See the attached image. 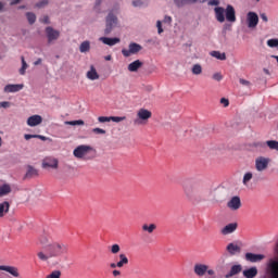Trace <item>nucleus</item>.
Instances as JSON below:
<instances>
[{
    "label": "nucleus",
    "instance_id": "603ef678",
    "mask_svg": "<svg viewBox=\"0 0 278 278\" xmlns=\"http://www.w3.org/2000/svg\"><path fill=\"white\" fill-rule=\"evenodd\" d=\"M132 5H134V8H140L142 5V1L141 0H135V1H132Z\"/></svg>",
    "mask_w": 278,
    "mask_h": 278
},
{
    "label": "nucleus",
    "instance_id": "c03bdc74",
    "mask_svg": "<svg viewBox=\"0 0 278 278\" xmlns=\"http://www.w3.org/2000/svg\"><path fill=\"white\" fill-rule=\"evenodd\" d=\"M99 123H110L112 121V116H100L98 117Z\"/></svg>",
    "mask_w": 278,
    "mask_h": 278
},
{
    "label": "nucleus",
    "instance_id": "7ed1b4c3",
    "mask_svg": "<svg viewBox=\"0 0 278 278\" xmlns=\"http://www.w3.org/2000/svg\"><path fill=\"white\" fill-rule=\"evenodd\" d=\"M90 151H94V149L90 146H78L73 154H74V157H77L78 160H87L86 159V155H88V153H90Z\"/></svg>",
    "mask_w": 278,
    "mask_h": 278
},
{
    "label": "nucleus",
    "instance_id": "bb28decb",
    "mask_svg": "<svg viewBox=\"0 0 278 278\" xmlns=\"http://www.w3.org/2000/svg\"><path fill=\"white\" fill-rule=\"evenodd\" d=\"M8 212H10V202L0 203V218H3Z\"/></svg>",
    "mask_w": 278,
    "mask_h": 278
},
{
    "label": "nucleus",
    "instance_id": "13d9d810",
    "mask_svg": "<svg viewBox=\"0 0 278 278\" xmlns=\"http://www.w3.org/2000/svg\"><path fill=\"white\" fill-rule=\"evenodd\" d=\"M261 18L262 21H264V23H268V16L266 15V13H262Z\"/></svg>",
    "mask_w": 278,
    "mask_h": 278
},
{
    "label": "nucleus",
    "instance_id": "6ab92c4d",
    "mask_svg": "<svg viewBox=\"0 0 278 278\" xmlns=\"http://www.w3.org/2000/svg\"><path fill=\"white\" fill-rule=\"evenodd\" d=\"M25 88V85L23 84H16V85H7L4 87V92L11 93V92H21Z\"/></svg>",
    "mask_w": 278,
    "mask_h": 278
},
{
    "label": "nucleus",
    "instance_id": "412c9836",
    "mask_svg": "<svg viewBox=\"0 0 278 278\" xmlns=\"http://www.w3.org/2000/svg\"><path fill=\"white\" fill-rule=\"evenodd\" d=\"M214 12L216 21H218V23H225V9L223 7H216Z\"/></svg>",
    "mask_w": 278,
    "mask_h": 278
},
{
    "label": "nucleus",
    "instance_id": "774afa93",
    "mask_svg": "<svg viewBox=\"0 0 278 278\" xmlns=\"http://www.w3.org/2000/svg\"><path fill=\"white\" fill-rule=\"evenodd\" d=\"M206 273H207V275L212 276V275H214V269H207Z\"/></svg>",
    "mask_w": 278,
    "mask_h": 278
},
{
    "label": "nucleus",
    "instance_id": "bf43d9fd",
    "mask_svg": "<svg viewBox=\"0 0 278 278\" xmlns=\"http://www.w3.org/2000/svg\"><path fill=\"white\" fill-rule=\"evenodd\" d=\"M113 277H121V270L115 269L112 271Z\"/></svg>",
    "mask_w": 278,
    "mask_h": 278
},
{
    "label": "nucleus",
    "instance_id": "9b49d317",
    "mask_svg": "<svg viewBox=\"0 0 278 278\" xmlns=\"http://www.w3.org/2000/svg\"><path fill=\"white\" fill-rule=\"evenodd\" d=\"M60 165V161L55 157H46L42 162V168H53L54 170H58Z\"/></svg>",
    "mask_w": 278,
    "mask_h": 278
},
{
    "label": "nucleus",
    "instance_id": "49530a36",
    "mask_svg": "<svg viewBox=\"0 0 278 278\" xmlns=\"http://www.w3.org/2000/svg\"><path fill=\"white\" fill-rule=\"evenodd\" d=\"M92 132L97 135H105V130L103 128H93Z\"/></svg>",
    "mask_w": 278,
    "mask_h": 278
},
{
    "label": "nucleus",
    "instance_id": "79ce46f5",
    "mask_svg": "<svg viewBox=\"0 0 278 278\" xmlns=\"http://www.w3.org/2000/svg\"><path fill=\"white\" fill-rule=\"evenodd\" d=\"M65 125H72L73 127H75V125H85V122L84 119L70 121L65 122Z\"/></svg>",
    "mask_w": 278,
    "mask_h": 278
},
{
    "label": "nucleus",
    "instance_id": "aec40b11",
    "mask_svg": "<svg viewBox=\"0 0 278 278\" xmlns=\"http://www.w3.org/2000/svg\"><path fill=\"white\" fill-rule=\"evenodd\" d=\"M236 229H238V223H230L222 229V233L223 236H229V233H233Z\"/></svg>",
    "mask_w": 278,
    "mask_h": 278
},
{
    "label": "nucleus",
    "instance_id": "39448f33",
    "mask_svg": "<svg viewBox=\"0 0 278 278\" xmlns=\"http://www.w3.org/2000/svg\"><path fill=\"white\" fill-rule=\"evenodd\" d=\"M140 51H142V46H140V43L130 42L128 49L122 50V55H124V58H130V55H136V53H140Z\"/></svg>",
    "mask_w": 278,
    "mask_h": 278
},
{
    "label": "nucleus",
    "instance_id": "6e6d98bb",
    "mask_svg": "<svg viewBox=\"0 0 278 278\" xmlns=\"http://www.w3.org/2000/svg\"><path fill=\"white\" fill-rule=\"evenodd\" d=\"M0 108H4V109L10 108V102L8 101L0 102Z\"/></svg>",
    "mask_w": 278,
    "mask_h": 278
},
{
    "label": "nucleus",
    "instance_id": "cd10ccee",
    "mask_svg": "<svg viewBox=\"0 0 278 278\" xmlns=\"http://www.w3.org/2000/svg\"><path fill=\"white\" fill-rule=\"evenodd\" d=\"M243 276L245 278H254V277H257V267H251L249 269H245L243 271Z\"/></svg>",
    "mask_w": 278,
    "mask_h": 278
},
{
    "label": "nucleus",
    "instance_id": "20e7f679",
    "mask_svg": "<svg viewBox=\"0 0 278 278\" xmlns=\"http://www.w3.org/2000/svg\"><path fill=\"white\" fill-rule=\"evenodd\" d=\"M153 116V113L147 109H139L137 112V119H135V125H142V123H147L149 118Z\"/></svg>",
    "mask_w": 278,
    "mask_h": 278
},
{
    "label": "nucleus",
    "instance_id": "f03ea898",
    "mask_svg": "<svg viewBox=\"0 0 278 278\" xmlns=\"http://www.w3.org/2000/svg\"><path fill=\"white\" fill-rule=\"evenodd\" d=\"M185 199L190 203H203L207 201V186L203 182L188 180L182 184Z\"/></svg>",
    "mask_w": 278,
    "mask_h": 278
},
{
    "label": "nucleus",
    "instance_id": "1a4fd4ad",
    "mask_svg": "<svg viewBox=\"0 0 278 278\" xmlns=\"http://www.w3.org/2000/svg\"><path fill=\"white\" fill-rule=\"evenodd\" d=\"M227 207L232 212H237L242 207V200H240V197L235 195L227 202Z\"/></svg>",
    "mask_w": 278,
    "mask_h": 278
},
{
    "label": "nucleus",
    "instance_id": "7c9ffc66",
    "mask_svg": "<svg viewBox=\"0 0 278 278\" xmlns=\"http://www.w3.org/2000/svg\"><path fill=\"white\" fill-rule=\"evenodd\" d=\"M211 55L212 58H216V60H222V61L227 60V54H225V52L212 51Z\"/></svg>",
    "mask_w": 278,
    "mask_h": 278
},
{
    "label": "nucleus",
    "instance_id": "f257e3e1",
    "mask_svg": "<svg viewBox=\"0 0 278 278\" xmlns=\"http://www.w3.org/2000/svg\"><path fill=\"white\" fill-rule=\"evenodd\" d=\"M38 244L41 250L37 253L40 262H49L55 257H62L65 253H68V245L62 241H55L47 233L41 235L38 238Z\"/></svg>",
    "mask_w": 278,
    "mask_h": 278
},
{
    "label": "nucleus",
    "instance_id": "e433bc0d",
    "mask_svg": "<svg viewBox=\"0 0 278 278\" xmlns=\"http://www.w3.org/2000/svg\"><path fill=\"white\" fill-rule=\"evenodd\" d=\"M266 144L269 149H271L273 151H278V141L275 140H268L266 141Z\"/></svg>",
    "mask_w": 278,
    "mask_h": 278
},
{
    "label": "nucleus",
    "instance_id": "f8f14e48",
    "mask_svg": "<svg viewBox=\"0 0 278 278\" xmlns=\"http://www.w3.org/2000/svg\"><path fill=\"white\" fill-rule=\"evenodd\" d=\"M267 271L271 276V278H278V261L277 260H269L267 264Z\"/></svg>",
    "mask_w": 278,
    "mask_h": 278
},
{
    "label": "nucleus",
    "instance_id": "473e14b6",
    "mask_svg": "<svg viewBox=\"0 0 278 278\" xmlns=\"http://www.w3.org/2000/svg\"><path fill=\"white\" fill-rule=\"evenodd\" d=\"M155 229H157V226H155V224H150V225L144 224L142 226V230L148 231V233H153V231H155Z\"/></svg>",
    "mask_w": 278,
    "mask_h": 278
},
{
    "label": "nucleus",
    "instance_id": "9d476101",
    "mask_svg": "<svg viewBox=\"0 0 278 278\" xmlns=\"http://www.w3.org/2000/svg\"><path fill=\"white\" fill-rule=\"evenodd\" d=\"M46 35H47L49 45H51V42H53V41L58 40V38H60V30H56L53 27L48 26L46 28Z\"/></svg>",
    "mask_w": 278,
    "mask_h": 278
},
{
    "label": "nucleus",
    "instance_id": "4c0bfd02",
    "mask_svg": "<svg viewBox=\"0 0 278 278\" xmlns=\"http://www.w3.org/2000/svg\"><path fill=\"white\" fill-rule=\"evenodd\" d=\"M26 17L29 25H34V23H36V15L33 12H27Z\"/></svg>",
    "mask_w": 278,
    "mask_h": 278
},
{
    "label": "nucleus",
    "instance_id": "4d7b16f0",
    "mask_svg": "<svg viewBox=\"0 0 278 278\" xmlns=\"http://www.w3.org/2000/svg\"><path fill=\"white\" fill-rule=\"evenodd\" d=\"M163 23H168V24L173 23V17L166 15V16L164 17V20H163Z\"/></svg>",
    "mask_w": 278,
    "mask_h": 278
},
{
    "label": "nucleus",
    "instance_id": "5fc2aeb1",
    "mask_svg": "<svg viewBox=\"0 0 278 278\" xmlns=\"http://www.w3.org/2000/svg\"><path fill=\"white\" fill-rule=\"evenodd\" d=\"M35 138H38L39 140H42L43 142L47 141V140H49L48 137L42 136V135H35Z\"/></svg>",
    "mask_w": 278,
    "mask_h": 278
},
{
    "label": "nucleus",
    "instance_id": "f3484780",
    "mask_svg": "<svg viewBox=\"0 0 278 278\" xmlns=\"http://www.w3.org/2000/svg\"><path fill=\"white\" fill-rule=\"evenodd\" d=\"M99 40L100 42H103V45H108L109 47H114V45H118V42H121V38L118 37H100Z\"/></svg>",
    "mask_w": 278,
    "mask_h": 278
},
{
    "label": "nucleus",
    "instance_id": "dca6fc26",
    "mask_svg": "<svg viewBox=\"0 0 278 278\" xmlns=\"http://www.w3.org/2000/svg\"><path fill=\"white\" fill-rule=\"evenodd\" d=\"M226 21L236 23V9L231 4H228L226 8Z\"/></svg>",
    "mask_w": 278,
    "mask_h": 278
},
{
    "label": "nucleus",
    "instance_id": "c85d7f7f",
    "mask_svg": "<svg viewBox=\"0 0 278 278\" xmlns=\"http://www.w3.org/2000/svg\"><path fill=\"white\" fill-rule=\"evenodd\" d=\"M10 192H12V187L10 185L4 184V185L0 186V198L8 197V194H10Z\"/></svg>",
    "mask_w": 278,
    "mask_h": 278
},
{
    "label": "nucleus",
    "instance_id": "052dcab7",
    "mask_svg": "<svg viewBox=\"0 0 278 278\" xmlns=\"http://www.w3.org/2000/svg\"><path fill=\"white\" fill-rule=\"evenodd\" d=\"M25 140H31V138H36V135H24Z\"/></svg>",
    "mask_w": 278,
    "mask_h": 278
},
{
    "label": "nucleus",
    "instance_id": "72a5a7b5",
    "mask_svg": "<svg viewBox=\"0 0 278 278\" xmlns=\"http://www.w3.org/2000/svg\"><path fill=\"white\" fill-rule=\"evenodd\" d=\"M191 73L192 75H201V73H203V67L201 64H194L191 68Z\"/></svg>",
    "mask_w": 278,
    "mask_h": 278
},
{
    "label": "nucleus",
    "instance_id": "680f3d73",
    "mask_svg": "<svg viewBox=\"0 0 278 278\" xmlns=\"http://www.w3.org/2000/svg\"><path fill=\"white\" fill-rule=\"evenodd\" d=\"M41 23H45V25H49V17L45 15L43 18L41 20Z\"/></svg>",
    "mask_w": 278,
    "mask_h": 278
},
{
    "label": "nucleus",
    "instance_id": "c9c22d12",
    "mask_svg": "<svg viewBox=\"0 0 278 278\" xmlns=\"http://www.w3.org/2000/svg\"><path fill=\"white\" fill-rule=\"evenodd\" d=\"M22 67L20 68V75H25V72L28 68L27 62L25 61V56H21Z\"/></svg>",
    "mask_w": 278,
    "mask_h": 278
},
{
    "label": "nucleus",
    "instance_id": "6e6552de",
    "mask_svg": "<svg viewBox=\"0 0 278 278\" xmlns=\"http://www.w3.org/2000/svg\"><path fill=\"white\" fill-rule=\"evenodd\" d=\"M247 23L250 29H255V27H257V24L260 23V16H257V13L250 11L247 14Z\"/></svg>",
    "mask_w": 278,
    "mask_h": 278
},
{
    "label": "nucleus",
    "instance_id": "5701e85b",
    "mask_svg": "<svg viewBox=\"0 0 278 278\" xmlns=\"http://www.w3.org/2000/svg\"><path fill=\"white\" fill-rule=\"evenodd\" d=\"M34 177H38V169H36L31 165H27L26 174H25V179H31Z\"/></svg>",
    "mask_w": 278,
    "mask_h": 278
},
{
    "label": "nucleus",
    "instance_id": "09e8293b",
    "mask_svg": "<svg viewBox=\"0 0 278 278\" xmlns=\"http://www.w3.org/2000/svg\"><path fill=\"white\" fill-rule=\"evenodd\" d=\"M156 27H157L159 34H163L164 33V29L162 28V21H157L156 22Z\"/></svg>",
    "mask_w": 278,
    "mask_h": 278
},
{
    "label": "nucleus",
    "instance_id": "37998d69",
    "mask_svg": "<svg viewBox=\"0 0 278 278\" xmlns=\"http://www.w3.org/2000/svg\"><path fill=\"white\" fill-rule=\"evenodd\" d=\"M111 121H113V123H123V121H127V117L126 116H122V117L111 116Z\"/></svg>",
    "mask_w": 278,
    "mask_h": 278
},
{
    "label": "nucleus",
    "instance_id": "423d86ee",
    "mask_svg": "<svg viewBox=\"0 0 278 278\" xmlns=\"http://www.w3.org/2000/svg\"><path fill=\"white\" fill-rule=\"evenodd\" d=\"M115 25H118V17H116V15H114V13L111 12L106 16V26L104 29L105 36H109V34H112V29H114Z\"/></svg>",
    "mask_w": 278,
    "mask_h": 278
},
{
    "label": "nucleus",
    "instance_id": "a18cd8bd",
    "mask_svg": "<svg viewBox=\"0 0 278 278\" xmlns=\"http://www.w3.org/2000/svg\"><path fill=\"white\" fill-rule=\"evenodd\" d=\"M174 3H175L178 8H181L182 5L188 4V0H174Z\"/></svg>",
    "mask_w": 278,
    "mask_h": 278
},
{
    "label": "nucleus",
    "instance_id": "69168bd1",
    "mask_svg": "<svg viewBox=\"0 0 278 278\" xmlns=\"http://www.w3.org/2000/svg\"><path fill=\"white\" fill-rule=\"evenodd\" d=\"M101 3H103V0H96V8H99V5H101Z\"/></svg>",
    "mask_w": 278,
    "mask_h": 278
},
{
    "label": "nucleus",
    "instance_id": "2eb2a0df",
    "mask_svg": "<svg viewBox=\"0 0 278 278\" xmlns=\"http://www.w3.org/2000/svg\"><path fill=\"white\" fill-rule=\"evenodd\" d=\"M207 268H210V267L205 264H195L193 267V273L198 277H204L205 273H207Z\"/></svg>",
    "mask_w": 278,
    "mask_h": 278
},
{
    "label": "nucleus",
    "instance_id": "b1692460",
    "mask_svg": "<svg viewBox=\"0 0 278 278\" xmlns=\"http://www.w3.org/2000/svg\"><path fill=\"white\" fill-rule=\"evenodd\" d=\"M142 62L140 60H136L132 63H130L128 65V71L129 73H136L138 72L140 68H142Z\"/></svg>",
    "mask_w": 278,
    "mask_h": 278
},
{
    "label": "nucleus",
    "instance_id": "de8ad7c7",
    "mask_svg": "<svg viewBox=\"0 0 278 278\" xmlns=\"http://www.w3.org/2000/svg\"><path fill=\"white\" fill-rule=\"evenodd\" d=\"M239 83L241 84V86H251V81L244 79V78H240Z\"/></svg>",
    "mask_w": 278,
    "mask_h": 278
},
{
    "label": "nucleus",
    "instance_id": "f704fd0d",
    "mask_svg": "<svg viewBox=\"0 0 278 278\" xmlns=\"http://www.w3.org/2000/svg\"><path fill=\"white\" fill-rule=\"evenodd\" d=\"M251 179H253V173H245L242 180L243 186H249V181H251Z\"/></svg>",
    "mask_w": 278,
    "mask_h": 278
},
{
    "label": "nucleus",
    "instance_id": "0e129e2a",
    "mask_svg": "<svg viewBox=\"0 0 278 278\" xmlns=\"http://www.w3.org/2000/svg\"><path fill=\"white\" fill-rule=\"evenodd\" d=\"M18 3H21V0H12V1H11V5H16V4H18Z\"/></svg>",
    "mask_w": 278,
    "mask_h": 278
},
{
    "label": "nucleus",
    "instance_id": "a211bd4d",
    "mask_svg": "<svg viewBox=\"0 0 278 278\" xmlns=\"http://www.w3.org/2000/svg\"><path fill=\"white\" fill-rule=\"evenodd\" d=\"M42 123V116L40 115H31L27 118V125L28 127H37V125H40Z\"/></svg>",
    "mask_w": 278,
    "mask_h": 278
},
{
    "label": "nucleus",
    "instance_id": "ddd939ff",
    "mask_svg": "<svg viewBox=\"0 0 278 278\" xmlns=\"http://www.w3.org/2000/svg\"><path fill=\"white\" fill-rule=\"evenodd\" d=\"M245 260L247 262H251L252 264H255L257 262H262V260H266V256L264 254H254L251 252L245 253Z\"/></svg>",
    "mask_w": 278,
    "mask_h": 278
},
{
    "label": "nucleus",
    "instance_id": "2f4dec72",
    "mask_svg": "<svg viewBox=\"0 0 278 278\" xmlns=\"http://www.w3.org/2000/svg\"><path fill=\"white\" fill-rule=\"evenodd\" d=\"M80 53H88L90 51V41H83L79 46Z\"/></svg>",
    "mask_w": 278,
    "mask_h": 278
},
{
    "label": "nucleus",
    "instance_id": "a19ab883",
    "mask_svg": "<svg viewBox=\"0 0 278 278\" xmlns=\"http://www.w3.org/2000/svg\"><path fill=\"white\" fill-rule=\"evenodd\" d=\"M49 4V0H41L35 4V8H38L39 10L42 8H47Z\"/></svg>",
    "mask_w": 278,
    "mask_h": 278
},
{
    "label": "nucleus",
    "instance_id": "c756f323",
    "mask_svg": "<svg viewBox=\"0 0 278 278\" xmlns=\"http://www.w3.org/2000/svg\"><path fill=\"white\" fill-rule=\"evenodd\" d=\"M242 273V266L241 265H233L231 268H230V271L226 275L227 278L229 277H233V275H238Z\"/></svg>",
    "mask_w": 278,
    "mask_h": 278
},
{
    "label": "nucleus",
    "instance_id": "338daca9",
    "mask_svg": "<svg viewBox=\"0 0 278 278\" xmlns=\"http://www.w3.org/2000/svg\"><path fill=\"white\" fill-rule=\"evenodd\" d=\"M110 266L111 268H118V263H111Z\"/></svg>",
    "mask_w": 278,
    "mask_h": 278
},
{
    "label": "nucleus",
    "instance_id": "0eeeda50",
    "mask_svg": "<svg viewBox=\"0 0 278 278\" xmlns=\"http://www.w3.org/2000/svg\"><path fill=\"white\" fill-rule=\"evenodd\" d=\"M268 164H270V159L265 156H258L255 159V169L258 173H264L266 168H268Z\"/></svg>",
    "mask_w": 278,
    "mask_h": 278
},
{
    "label": "nucleus",
    "instance_id": "3c124183",
    "mask_svg": "<svg viewBox=\"0 0 278 278\" xmlns=\"http://www.w3.org/2000/svg\"><path fill=\"white\" fill-rule=\"evenodd\" d=\"M220 103H222V105H224V108H229V100L228 99L222 98Z\"/></svg>",
    "mask_w": 278,
    "mask_h": 278
},
{
    "label": "nucleus",
    "instance_id": "ea45409f",
    "mask_svg": "<svg viewBox=\"0 0 278 278\" xmlns=\"http://www.w3.org/2000/svg\"><path fill=\"white\" fill-rule=\"evenodd\" d=\"M111 253L113 255H117V253H121V245H118V243L111 245Z\"/></svg>",
    "mask_w": 278,
    "mask_h": 278
},
{
    "label": "nucleus",
    "instance_id": "4be33fe9",
    "mask_svg": "<svg viewBox=\"0 0 278 278\" xmlns=\"http://www.w3.org/2000/svg\"><path fill=\"white\" fill-rule=\"evenodd\" d=\"M226 251H228L229 255H236V253L242 252V248L236 243H229L226 248Z\"/></svg>",
    "mask_w": 278,
    "mask_h": 278
},
{
    "label": "nucleus",
    "instance_id": "393cba45",
    "mask_svg": "<svg viewBox=\"0 0 278 278\" xmlns=\"http://www.w3.org/2000/svg\"><path fill=\"white\" fill-rule=\"evenodd\" d=\"M119 261L117 262V268H123L129 264V258L127 257V254L121 253L118 255Z\"/></svg>",
    "mask_w": 278,
    "mask_h": 278
},
{
    "label": "nucleus",
    "instance_id": "4468645a",
    "mask_svg": "<svg viewBox=\"0 0 278 278\" xmlns=\"http://www.w3.org/2000/svg\"><path fill=\"white\" fill-rule=\"evenodd\" d=\"M0 270H4L5 273H9V275H12V277H15V278L21 277L18 267H15V266L0 265Z\"/></svg>",
    "mask_w": 278,
    "mask_h": 278
},
{
    "label": "nucleus",
    "instance_id": "864d4df0",
    "mask_svg": "<svg viewBox=\"0 0 278 278\" xmlns=\"http://www.w3.org/2000/svg\"><path fill=\"white\" fill-rule=\"evenodd\" d=\"M208 5H220V0H208Z\"/></svg>",
    "mask_w": 278,
    "mask_h": 278
},
{
    "label": "nucleus",
    "instance_id": "8fccbe9b",
    "mask_svg": "<svg viewBox=\"0 0 278 278\" xmlns=\"http://www.w3.org/2000/svg\"><path fill=\"white\" fill-rule=\"evenodd\" d=\"M213 79H215V81H220L223 79V75L220 73H215L213 75Z\"/></svg>",
    "mask_w": 278,
    "mask_h": 278
},
{
    "label": "nucleus",
    "instance_id": "a878e982",
    "mask_svg": "<svg viewBox=\"0 0 278 278\" xmlns=\"http://www.w3.org/2000/svg\"><path fill=\"white\" fill-rule=\"evenodd\" d=\"M87 78L91 81L99 79V73H97V68H94V66L91 65L90 71L87 72Z\"/></svg>",
    "mask_w": 278,
    "mask_h": 278
},
{
    "label": "nucleus",
    "instance_id": "e2e57ef3",
    "mask_svg": "<svg viewBox=\"0 0 278 278\" xmlns=\"http://www.w3.org/2000/svg\"><path fill=\"white\" fill-rule=\"evenodd\" d=\"M39 64H42V59H38L34 62V66H39Z\"/></svg>",
    "mask_w": 278,
    "mask_h": 278
},
{
    "label": "nucleus",
    "instance_id": "58836bf2",
    "mask_svg": "<svg viewBox=\"0 0 278 278\" xmlns=\"http://www.w3.org/2000/svg\"><path fill=\"white\" fill-rule=\"evenodd\" d=\"M62 271L61 270H53L49 275L46 276V278H61Z\"/></svg>",
    "mask_w": 278,
    "mask_h": 278
}]
</instances>
